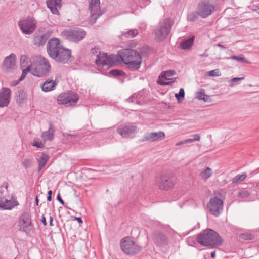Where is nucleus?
I'll use <instances>...</instances> for the list:
<instances>
[{"mask_svg":"<svg viewBox=\"0 0 259 259\" xmlns=\"http://www.w3.org/2000/svg\"><path fill=\"white\" fill-rule=\"evenodd\" d=\"M49 56L57 62L65 64L68 62L71 56V50L64 48L60 40L56 38L50 39L47 45Z\"/></svg>","mask_w":259,"mask_h":259,"instance_id":"1","label":"nucleus"},{"mask_svg":"<svg viewBox=\"0 0 259 259\" xmlns=\"http://www.w3.org/2000/svg\"><path fill=\"white\" fill-rule=\"evenodd\" d=\"M173 22L170 18H166L158 23L154 31L155 38L158 42L164 41L169 34Z\"/></svg>","mask_w":259,"mask_h":259,"instance_id":"2","label":"nucleus"},{"mask_svg":"<svg viewBox=\"0 0 259 259\" xmlns=\"http://www.w3.org/2000/svg\"><path fill=\"white\" fill-rule=\"evenodd\" d=\"M197 243H222L223 240L218 233L211 229H206L197 237Z\"/></svg>","mask_w":259,"mask_h":259,"instance_id":"3","label":"nucleus"},{"mask_svg":"<svg viewBox=\"0 0 259 259\" xmlns=\"http://www.w3.org/2000/svg\"><path fill=\"white\" fill-rule=\"evenodd\" d=\"M218 6L213 0H201L198 4L199 16L206 18L217 11Z\"/></svg>","mask_w":259,"mask_h":259,"instance_id":"4","label":"nucleus"},{"mask_svg":"<svg viewBox=\"0 0 259 259\" xmlns=\"http://www.w3.org/2000/svg\"><path fill=\"white\" fill-rule=\"evenodd\" d=\"M61 35L69 41L77 43L85 38L86 32L82 28L75 27L70 30H64L61 32Z\"/></svg>","mask_w":259,"mask_h":259,"instance_id":"5","label":"nucleus"},{"mask_svg":"<svg viewBox=\"0 0 259 259\" xmlns=\"http://www.w3.org/2000/svg\"><path fill=\"white\" fill-rule=\"evenodd\" d=\"M36 62V67L31 69V74L39 77L46 75L51 69V65L48 60L44 57L40 56L37 58Z\"/></svg>","mask_w":259,"mask_h":259,"instance_id":"6","label":"nucleus"},{"mask_svg":"<svg viewBox=\"0 0 259 259\" xmlns=\"http://www.w3.org/2000/svg\"><path fill=\"white\" fill-rule=\"evenodd\" d=\"M155 183L160 189L168 190L174 186L175 179L168 174H163L156 179Z\"/></svg>","mask_w":259,"mask_h":259,"instance_id":"7","label":"nucleus"},{"mask_svg":"<svg viewBox=\"0 0 259 259\" xmlns=\"http://www.w3.org/2000/svg\"><path fill=\"white\" fill-rule=\"evenodd\" d=\"M18 26L23 34H31L36 28V21L33 18L28 17L20 20Z\"/></svg>","mask_w":259,"mask_h":259,"instance_id":"8","label":"nucleus"},{"mask_svg":"<svg viewBox=\"0 0 259 259\" xmlns=\"http://www.w3.org/2000/svg\"><path fill=\"white\" fill-rule=\"evenodd\" d=\"M20 230L29 235L32 231L33 226L30 215L27 212L22 213L19 219Z\"/></svg>","mask_w":259,"mask_h":259,"instance_id":"9","label":"nucleus"},{"mask_svg":"<svg viewBox=\"0 0 259 259\" xmlns=\"http://www.w3.org/2000/svg\"><path fill=\"white\" fill-rule=\"evenodd\" d=\"M79 97L75 93H62L57 97L59 104L65 105L67 106H73L78 101Z\"/></svg>","mask_w":259,"mask_h":259,"instance_id":"10","label":"nucleus"},{"mask_svg":"<svg viewBox=\"0 0 259 259\" xmlns=\"http://www.w3.org/2000/svg\"><path fill=\"white\" fill-rule=\"evenodd\" d=\"M207 208L212 215L218 217L223 210V201L217 197L211 198L207 204Z\"/></svg>","mask_w":259,"mask_h":259,"instance_id":"11","label":"nucleus"},{"mask_svg":"<svg viewBox=\"0 0 259 259\" xmlns=\"http://www.w3.org/2000/svg\"><path fill=\"white\" fill-rule=\"evenodd\" d=\"M117 55L124 63L138 60V58H142L138 52L131 49L120 50L118 52Z\"/></svg>","mask_w":259,"mask_h":259,"instance_id":"12","label":"nucleus"},{"mask_svg":"<svg viewBox=\"0 0 259 259\" xmlns=\"http://www.w3.org/2000/svg\"><path fill=\"white\" fill-rule=\"evenodd\" d=\"M100 4V0H91L90 2L89 6V9L91 13L90 22L92 24L95 23L97 19L102 14L101 13Z\"/></svg>","mask_w":259,"mask_h":259,"instance_id":"13","label":"nucleus"},{"mask_svg":"<svg viewBox=\"0 0 259 259\" xmlns=\"http://www.w3.org/2000/svg\"><path fill=\"white\" fill-rule=\"evenodd\" d=\"M117 132L124 138H132L137 132V127L133 124L121 125L117 128Z\"/></svg>","mask_w":259,"mask_h":259,"instance_id":"14","label":"nucleus"},{"mask_svg":"<svg viewBox=\"0 0 259 259\" xmlns=\"http://www.w3.org/2000/svg\"><path fill=\"white\" fill-rule=\"evenodd\" d=\"M95 63L98 66L104 65H112L114 64L113 56H108L107 53L100 52L97 55Z\"/></svg>","mask_w":259,"mask_h":259,"instance_id":"15","label":"nucleus"},{"mask_svg":"<svg viewBox=\"0 0 259 259\" xmlns=\"http://www.w3.org/2000/svg\"><path fill=\"white\" fill-rule=\"evenodd\" d=\"M16 65V56L12 53L5 58L2 68L5 72H10L15 68Z\"/></svg>","mask_w":259,"mask_h":259,"instance_id":"16","label":"nucleus"},{"mask_svg":"<svg viewBox=\"0 0 259 259\" xmlns=\"http://www.w3.org/2000/svg\"><path fill=\"white\" fill-rule=\"evenodd\" d=\"M122 251L126 255L132 256L139 253L142 247L138 244H120Z\"/></svg>","mask_w":259,"mask_h":259,"instance_id":"17","label":"nucleus"},{"mask_svg":"<svg viewBox=\"0 0 259 259\" xmlns=\"http://www.w3.org/2000/svg\"><path fill=\"white\" fill-rule=\"evenodd\" d=\"M11 90L9 88L3 87L0 90V107H7L10 103Z\"/></svg>","mask_w":259,"mask_h":259,"instance_id":"18","label":"nucleus"},{"mask_svg":"<svg viewBox=\"0 0 259 259\" xmlns=\"http://www.w3.org/2000/svg\"><path fill=\"white\" fill-rule=\"evenodd\" d=\"M19 205L16 199L8 200L0 195V209L3 210H11L15 206Z\"/></svg>","mask_w":259,"mask_h":259,"instance_id":"19","label":"nucleus"},{"mask_svg":"<svg viewBox=\"0 0 259 259\" xmlns=\"http://www.w3.org/2000/svg\"><path fill=\"white\" fill-rule=\"evenodd\" d=\"M165 138V134L163 132H151L145 135L142 141H149L154 142L163 140Z\"/></svg>","mask_w":259,"mask_h":259,"instance_id":"20","label":"nucleus"},{"mask_svg":"<svg viewBox=\"0 0 259 259\" xmlns=\"http://www.w3.org/2000/svg\"><path fill=\"white\" fill-rule=\"evenodd\" d=\"M52 31H47L41 35H35L33 38V44L37 46H42L49 38Z\"/></svg>","mask_w":259,"mask_h":259,"instance_id":"21","label":"nucleus"},{"mask_svg":"<svg viewBox=\"0 0 259 259\" xmlns=\"http://www.w3.org/2000/svg\"><path fill=\"white\" fill-rule=\"evenodd\" d=\"M61 0H47V7L54 14H59L58 8H60Z\"/></svg>","mask_w":259,"mask_h":259,"instance_id":"22","label":"nucleus"},{"mask_svg":"<svg viewBox=\"0 0 259 259\" xmlns=\"http://www.w3.org/2000/svg\"><path fill=\"white\" fill-rule=\"evenodd\" d=\"M55 131L51 123H49V127L47 131L41 133V137L44 141H51L54 137Z\"/></svg>","mask_w":259,"mask_h":259,"instance_id":"23","label":"nucleus"},{"mask_svg":"<svg viewBox=\"0 0 259 259\" xmlns=\"http://www.w3.org/2000/svg\"><path fill=\"white\" fill-rule=\"evenodd\" d=\"M142 62V58H138V60H134L124 63L127 66V68L131 71L137 70L140 68Z\"/></svg>","mask_w":259,"mask_h":259,"instance_id":"24","label":"nucleus"},{"mask_svg":"<svg viewBox=\"0 0 259 259\" xmlns=\"http://www.w3.org/2000/svg\"><path fill=\"white\" fill-rule=\"evenodd\" d=\"M57 82L52 79H47L41 85V89L45 92H49L55 89Z\"/></svg>","mask_w":259,"mask_h":259,"instance_id":"25","label":"nucleus"},{"mask_svg":"<svg viewBox=\"0 0 259 259\" xmlns=\"http://www.w3.org/2000/svg\"><path fill=\"white\" fill-rule=\"evenodd\" d=\"M153 240L157 243L165 242L167 241V236L162 233L155 231L152 234Z\"/></svg>","mask_w":259,"mask_h":259,"instance_id":"26","label":"nucleus"},{"mask_svg":"<svg viewBox=\"0 0 259 259\" xmlns=\"http://www.w3.org/2000/svg\"><path fill=\"white\" fill-rule=\"evenodd\" d=\"M27 96L22 88H19L16 95V100L18 104H21L26 100Z\"/></svg>","mask_w":259,"mask_h":259,"instance_id":"27","label":"nucleus"},{"mask_svg":"<svg viewBox=\"0 0 259 259\" xmlns=\"http://www.w3.org/2000/svg\"><path fill=\"white\" fill-rule=\"evenodd\" d=\"M49 156L44 153L41 154V156L38 159V171H40L46 165L49 159Z\"/></svg>","mask_w":259,"mask_h":259,"instance_id":"28","label":"nucleus"},{"mask_svg":"<svg viewBox=\"0 0 259 259\" xmlns=\"http://www.w3.org/2000/svg\"><path fill=\"white\" fill-rule=\"evenodd\" d=\"M139 34L137 29H130L127 31H122L121 35L126 38H132L136 37Z\"/></svg>","mask_w":259,"mask_h":259,"instance_id":"29","label":"nucleus"},{"mask_svg":"<svg viewBox=\"0 0 259 259\" xmlns=\"http://www.w3.org/2000/svg\"><path fill=\"white\" fill-rule=\"evenodd\" d=\"M194 40V37L192 36L188 39H184L180 43V47L182 49H189L193 45Z\"/></svg>","mask_w":259,"mask_h":259,"instance_id":"30","label":"nucleus"},{"mask_svg":"<svg viewBox=\"0 0 259 259\" xmlns=\"http://www.w3.org/2000/svg\"><path fill=\"white\" fill-rule=\"evenodd\" d=\"M240 237V238L246 240H252L255 238V234L254 233L252 232H246L241 234Z\"/></svg>","mask_w":259,"mask_h":259,"instance_id":"31","label":"nucleus"},{"mask_svg":"<svg viewBox=\"0 0 259 259\" xmlns=\"http://www.w3.org/2000/svg\"><path fill=\"white\" fill-rule=\"evenodd\" d=\"M211 169L209 167H207L200 173V176L202 179L206 181L211 175Z\"/></svg>","mask_w":259,"mask_h":259,"instance_id":"32","label":"nucleus"},{"mask_svg":"<svg viewBox=\"0 0 259 259\" xmlns=\"http://www.w3.org/2000/svg\"><path fill=\"white\" fill-rule=\"evenodd\" d=\"M231 58L239 62H243L246 64L251 63V62L249 60H248L247 59H245L243 55H240L239 56L233 55L231 57Z\"/></svg>","mask_w":259,"mask_h":259,"instance_id":"33","label":"nucleus"},{"mask_svg":"<svg viewBox=\"0 0 259 259\" xmlns=\"http://www.w3.org/2000/svg\"><path fill=\"white\" fill-rule=\"evenodd\" d=\"M246 177L247 175L246 173L238 175L232 179V182L233 183H238L239 182H242L246 178Z\"/></svg>","mask_w":259,"mask_h":259,"instance_id":"34","label":"nucleus"},{"mask_svg":"<svg viewBox=\"0 0 259 259\" xmlns=\"http://www.w3.org/2000/svg\"><path fill=\"white\" fill-rule=\"evenodd\" d=\"M243 79H244V77H234L230 79L228 82L230 87H233L236 84H239L240 81Z\"/></svg>","mask_w":259,"mask_h":259,"instance_id":"35","label":"nucleus"},{"mask_svg":"<svg viewBox=\"0 0 259 259\" xmlns=\"http://www.w3.org/2000/svg\"><path fill=\"white\" fill-rule=\"evenodd\" d=\"M175 74L174 70H168L165 72H162L160 76L165 80H169V77L173 76Z\"/></svg>","mask_w":259,"mask_h":259,"instance_id":"36","label":"nucleus"},{"mask_svg":"<svg viewBox=\"0 0 259 259\" xmlns=\"http://www.w3.org/2000/svg\"><path fill=\"white\" fill-rule=\"evenodd\" d=\"M110 74L114 76H125L126 73L121 70L113 69L109 72Z\"/></svg>","mask_w":259,"mask_h":259,"instance_id":"37","label":"nucleus"},{"mask_svg":"<svg viewBox=\"0 0 259 259\" xmlns=\"http://www.w3.org/2000/svg\"><path fill=\"white\" fill-rule=\"evenodd\" d=\"M199 16L198 13V10L197 9L196 12H193L188 16V20L190 22H194L197 20Z\"/></svg>","mask_w":259,"mask_h":259,"instance_id":"38","label":"nucleus"},{"mask_svg":"<svg viewBox=\"0 0 259 259\" xmlns=\"http://www.w3.org/2000/svg\"><path fill=\"white\" fill-rule=\"evenodd\" d=\"M185 96V91L183 88H181L179 90V93L175 94V97L178 100V102H180L183 100Z\"/></svg>","mask_w":259,"mask_h":259,"instance_id":"39","label":"nucleus"},{"mask_svg":"<svg viewBox=\"0 0 259 259\" xmlns=\"http://www.w3.org/2000/svg\"><path fill=\"white\" fill-rule=\"evenodd\" d=\"M32 160L29 158H25L23 161L22 164L25 169H28L32 166Z\"/></svg>","mask_w":259,"mask_h":259,"instance_id":"40","label":"nucleus"},{"mask_svg":"<svg viewBox=\"0 0 259 259\" xmlns=\"http://www.w3.org/2000/svg\"><path fill=\"white\" fill-rule=\"evenodd\" d=\"M28 57L26 55H22L20 59V63L22 67H25L28 62Z\"/></svg>","mask_w":259,"mask_h":259,"instance_id":"41","label":"nucleus"},{"mask_svg":"<svg viewBox=\"0 0 259 259\" xmlns=\"http://www.w3.org/2000/svg\"><path fill=\"white\" fill-rule=\"evenodd\" d=\"M29 71L31 72V70L30 69V66H28L26 68H25V69H24L22 71L21 75L19 79V81H22L25 78L26 74Z\"/></svg>","mask_w":259,"mask_h":259,"instance_id":"42","label":"nucleus"},{"mask_svg":"<svg viewBox=\"0 0 259 259\" xmlns=\"http://www.w3.org/2000/svg\"><path fill=\"white\" fill-rule=\"evenodd\" d=\"M250 195L249 192L245 190H243L238 193L239 197L242 198H246Z\"/></svg>","mask_w":259,"mask_h":259,"instance_id":"43","label":"nucleus"},{"mask_svg":"<svg viewBox=\"0 0 259 259\" xmlns=\"http://www.w3.org/2000/svg\"><path fill=\"white\" fill-rule=\"evenodd\" d=\"M120 243H134V242L132 239V237L126 236L122 238Z\"/></svg>","mask_w":259,"mask_h":259,"instance_id":"44","label":"nucleus"},{"mask_svg":"<svg viewBox=\"0 0 259 259\" xmlns=\"http://www.w3.org/2000/svg\"><path fill=\"white\" fill-rule=\"evenodd\" d=\"M137 96H136L135 95H133L130 98L127 99L126 100V101L127 102H131V103H137Z\"/></svg>","mask_w":259,"mask_h":259,"instance_id":"45","label":"nucleus"},{"mask_svg":"<svg viewBox=\"0 0 259 259\" xmlns=\"http://www.w3.org/2000/svg\"><path fill=\"white\" fill-rule=\"evenodd\" d=\"M33 146L37 148H43L45 145L41 141H34Z\"/></svg>","mask_w":259,"mask_h":259,"instance_id":"46","label":"nucleus"},{"mask_svg":"<svg viewBox=\"0 0 259 259\" xmlns=\"http://www.w3.org/2000/svg\"><path fill=\"white\" fill-rule=\"evenodd\" d=\"M205 96V93L204 92H198L196 94V97L199 100H205V99H204Z\"/></svg>","mask_w":259,"mask_h":259,"instance_id":"47","label":"nucleus"},{"mask_svg":"<svg viewBox=\"0 0 259 259\" xmlns=\"http://www.w3.org/2000/svg\"><path fill=\"white\" fill-rule=\"evenodd\" d=\"M207 73L209 76H218L219 75L217 70L209 71Z\"/></svg>","mask_w":259,"mask_h":259,"instance_id":"48","label":"nucleus"},{"mask_svg":"<svg viewBox=\"0 0 259 259\" xmlns=\"http://www.w3.org/2000/svg\"><path fill=\"white\" fill-rule=\"evenodd\" d=\"M174 80L168 82L162 81H157V83L162 85H172V83L174 82Z\"/></svg>","mask_w":259,"mask_h":259,"instance_id":"49","label":"nucleus"},{"mask_svg":"<svg viewBox=\"0 0 259 259\" xmlns=\"http://www.w3.org/2000/svg\"><path fill=\"white\" fill-rule=\"evenodd\" d=\"M205 246H209L210 248H217L222 244H200Z\"/></svg>","mask_w":259,"mask_h":259,"instance_id":"50","label":"nucleus"},{"mask_svg":"<svg viewBox=\"0 0 259 259\" xmlns=\"http://www.w3.org/2000/svg\"><path fill=\"white\" fill-rule=\"evenodd\" d=\"M99 48L98 47L95 46L94 48H91V52L92 54H97L99 51Z\"/></svg>","mask_w":259,"mask_h":259,"instance_id":"51","label":"nucleus"},{"mask_svg":"<svg viewBox=\"0 0 259 259\" xmlns=\"http://www.w3.org/2000/svg\"><path fill=\"white\" fill-rule=\"evenodd\" d=\"M57 200H58L60 203L61 204H62V205H64V201L63 200V199L61 198V196H60V194L59 193L58 194L57 196Z\"/></svg>","mask_w":259,"mask_h":259,"instance_id":"52","label":"nucleus"},{"mask_svg":"<svg viewBox=\"0 0 259 259\" xmlns=\"http://www.w3.org/2000/svg\"><path fill=\"white\" fill-rule=\"evenodd\" d=\"M52 191L51 190H49L48 192V196H47V200L48 201H51L52 200Z\"/></svg>","mask_w":259,"mask_h":259,"instance_id":"53","label":"nucleus"},{"mask_svg":"<svg viewBox=\"0 0 259 259\" xmlns=\"http://www.w3.org/2000/svg\"><path fill=\"white\" fill-rule=\"evenodd\" d=\"M192 136L194 139V140H195L196 141H198L200 140V136L199 134H195L193 135Z\"/></svg>","mask_w":259,"mask_h":259,"instance_id":"54","label":"nucleus"},{"mask_svg":"<svg viewBox=\"0 0 259 259\" xmlns=\"http://www.w3.org/2000/svg\"><path fill=\"white\" fill-rule=\"evenodd\" d=\"M195 141H196L194 140V139L193 138L187 139L185 140L186 143L194 142H195Z\"/></svg>","mask_w":259,"mask_h":259,"instance_id":"55","label":"nucleus"},{"mask_svg":"<svg viewBox=\"0 0 259 259\" xmlns=\"http://www.w3.org/2000/svg\"><path fill=\"white\" fill-rule=\"evenodd\" d=\"M41 221L42 222V223H43V225L44 226H46L47 225V222H46V217L45 216H42L41 217Z\"/></svg>","mask_w":259,"mask_h":259,"instance_id":"56","label":"nucleus"},{"mask_svg":"<svg viewBox=\"0 0 259 259\" xmlns=\"http://www.w3.org/2000/svg\"><path fill=\"white\" fill-rule=\"evenodd\" d=\"M20 81H19V79H18V80L13 81L11 83V84L12 86H15V85H17Z\"/></svg>","mask_w":259,"mask_h":259,"instance_id":"57","label":"nucleus"},{"mask_svg":"<svg viewBox=\"0 0 259 259\" xmlns=\"http://www.w3.org/2000/svg\"><path fill=\"white\" fill-rule=\"evenodd\" d=\"M53 218L52 216H50L49 218V224L51 226H53L54 225L53 224Z\"/></svg>","mask_w":259,"mask_h":259,"instance_id":"58","label":"nucleus"},{"mask_svg":"<svg viewBox=\"0 0 259 259\" xmlns=\"http://www.w3.org/2000/svg\"><path fill=\"white\" fill-rule=\"evenodd\" d=\"M186 144V142H185V140L177 143L176 144V146H180V145H183V144Z\"/></svg>","mask_w":259,"mask_h":259,"instance_id":"59","label":"nucleus"},{"mask_svg":"<svg viewBox=\"0 0 259 259\" xmlns=\"http://www.w3.org/2000/svg\"><path fill=\"white\" fill-rule=\"evenodd\" d=\"M75 219L80 224L83 223V221L80 217H75Z\"/></svg>","mask_w":259,"mask_h":259,"instance_id":"60","label":"nucleus"},{"mask_svg":"<svg viewBox=\"0 0 259 259\" xmlns=\"http://www.w3.org/2000/svg\"><path fill=\"white\" fill-rule=\"evenodd\" d=\"M199 56L201 57H207L208 56V54L206 53V50H205V52L203 54H201L199 55Z\"/></svg>","mask_w":259,"mask_h":259,"instance_id":"61","label":"nucleus"},{"mask_svg":"<svg viewBox=\"0 0 259 259\" xmlns=\"http://www.w3.org/2000/svg\"><path fill=\"white\" fill-rule=\"evenodd\" d=\"M204 99L205 100H203L204 102H208L210 99V97L208 95H205Z\"/></svg>","mask_w":259,"mask_h":259,"instance_id":"62","label":"nucleus"},{"mask_svg":"<svg viewBox=\"0 0 259 259\" xmlns=\"http://www.w3.org/2000/svg\"><path fill=\"white\" fill-rule=\"evenodd\" d=\"M210 255L212 258H214L215 257V251L211 252Z\"/></svg>","mask_w":259,"mask_h":259,"instance_id":"63","label":"nucleus"},{"mask_svg":"<svg viewBox=\"0 0 259 259\" xmlns=\"http://www.w3.org/2000/svg\"><path fill=\"white\" fill-rule=\"evenodd\" d=\"M217 46L218 47H220V48H223V49H225V48H226V47H225L224 46H223V45H222V44H218L217 45Z\"/></svg>","mask_w":259,"mask_h":259,"instance_id":"64","label":"nucleus"}]
</instances>
